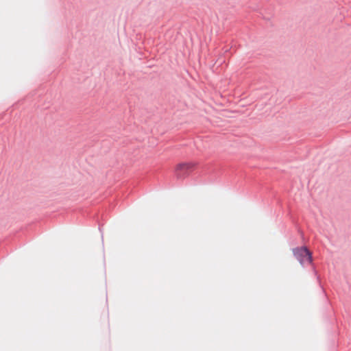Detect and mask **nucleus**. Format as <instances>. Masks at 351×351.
Wrapping results in <instances>:
<instances>
[{"label":"nucleus","instance_id":"nucleus-1","mask_svg":"<svg viewBox=\"0 0 351 351\" xmlns=\"http://www.w3.org/2000/svg\"><path fill=\"white\" fill-rule=\"evenodd\" d=\"M293 254L300 263H303L306 261L309 263L311 262V254L306 247L294 249Z\"/></svg>","mask_w":351,"mask_h":351},{"label":"nucleus","instance_id":"nucleus-2","mask_svg":"<svg viewBox=\"0 0 351 351\" xmlns=\"http://www.w3.org/2000/svg\"><path fill=\"white\" fill-rule=\"evenodd\" d=\"M194 167L195 165L192 162L180 163L176 166V170L184 174L191 171Z\"/></svg>","mask_w":351,"mask_h":351}]
</instances>
